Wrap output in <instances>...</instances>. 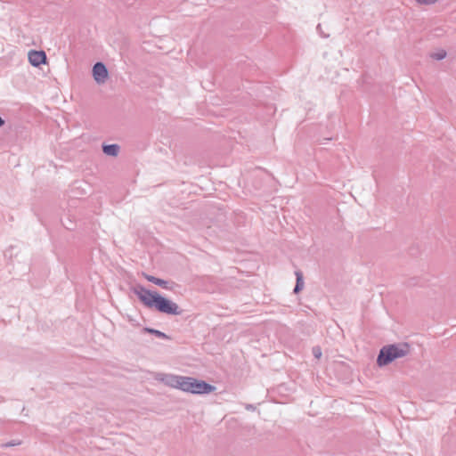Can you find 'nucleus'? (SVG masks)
<instances>
[{
  "label": "nucleus",
  "mask_w": 456,
  "mask_h": 456,
  "mask_svg": "<svg viewBox=\"0 0 456 456\" xmlns=\"http://www.w3.org/2000/svg\"><path fill=\"white\" fill-rule=\"evenodd\" d=\"M134 292L142 303L147 307L155 308L161 313L168 314H180L178 310L179 307L175 303L163 297L157 292L150 291L142 287L135 289Z\"/></svg>",
  "instance_id": "nucleus-1"
},
{
  "label": "nucleus",
  "mask_w": 456,
  "mask_h": 456,
  "mask_svg": "<svg viewBox=\"0 0 456 456\" xmlns=\"http://www.w3.org/2000/svg\"><path fill=\"white\" fill-rule=\"evenodd\" d=\"M408 353L409 346L407 344L384 346L378 357V363L380 366L387 365L394 360L406 355Z\"/></svg>",
  "instance_id": "nucleus-2"
},
{
  "label": "nucleus",
  "mask_w": 456,
  "mask_h": 456,
  "mask_svg": "<svg viewBox=\"0 0 456 456\" xmlns=\"http://www.w3.org/2000/svg\"><path fill=\"white\" fill-rule=\"evenodd\" d=\"M189 393L192 394H208L215 390V387L205 381L191 378Z\"/></svg>",
  "instance_id": "nucleus-3"
},
{
  "label": "nucleus",
  "mask_w": 456,
  "mask_h": 456,
  "mask_svg": "<svg viewBox=\"0 0 456 456\" xmlns=\"http://www.w3.org/2000/svg\"><path fill=\"white\" fill-rule=\"evenodd\" d=\"M191 381V377L172 376L167 380V384L175 388H178L184 392H188L190 389L189 387Z\"/></svg>",
  "instance_id": "nucleus-4"
},
{
  "label": "nucleus",
  "mask_w": 456,
  "mask_h": 456,
  "mask_svg": "<svg viewBox=\"0 0 456 456\" xmlns=\"http://www.w3.org/2000/svg\"><path fill=\"white\" fill-rule=\"evenodd\" d=\"M93 77L97 84L105 83L108 78V70L102 62H97L94 65Z\"/></svg>",
  "instance_id": "nucleus-5"
},
{
  "label": "nucleus",
  "mask_w": 456,
  "mask_h": 456,
  "mask_svg": "<svg viewBox=\"0 0 456 456\" xmlns=\"http://www.w3.org/2000/svg\"><path fill=\"white\" fill-rule=\"evenodd\" d=\"M28 61L34 67H38L46 61L45 53L43 51L32 50L28 53Z\"/></svg>",
  "instance_id": "nucleus-6"
},
{
  "label": "nucleus",
  "mask_w": 456,
  "mask_h": 456,
  "mask_svg": "<svg viewBox=\"0 0 456 456\" xmlns=\"http://www.w3.org/2000/svg\"><path fill=\"white\" fill-rule=\"evenodd\" d=\"M102 151L107 156L117 157L120 151V146L117 143L102 144Z\"/></svg>",
  "instance_id": "nucleus-7"
},
{
  "label": "nucleus",
  "mask_w": 456,
  "mask_h": 456,
  "mask_svg": "<svg viewBox=\"0 0 456 456\" xmlns=\"http://www.w3.org/2000/svg\"><path fill=\"white\" fill-rule=\"evenodd\" d=\"M144 277L151 282H153L154 284L156 285H159L162 288H165V289H168L167 287V282L164 280H161V279H159V278H156L154 276H151V275H148V274H144Z\"/></svg>",
  "instance_id": "nucleus-8"
},
{
  "label": "nucleus",
  "mask_w": 456,
  "mask_h": 456,
  "mask_svg": "<svg viewBox=\"0 0 456 456\" xmlns=\"http://www.w3.org/2000/svg\"><path fill=\"white\" fill-rule=\"evenodd\" d=\"M447 53L444 50H439L438 52L431 53V58L436 61L444 60Z\"/></svg>",
  "instance_id": "nucleus-9"
},
{
  "label": "nucleus",
  "mask_w": 456,
  "mask_h": 456,
  "mask_svg": "<svg viewBox=\"0 0 456 456\" xmlns=\"http://www.w3.org/2000/svg\"><path fill=\"white\" fill-rule=\"evenodd\" d=\"M303 286V280H302V274L300 273H297V285L295 288V291L297 292L299 289H301Z\"/></svg>",
  "instance_id": "nucleus-10"
},
{
  "label": "nucleus",
  "mask_w": 456,
  "mask_h": 456,
  "mask_svg": "<svg viewBox=\"0 0 456 456\" xmlns=\"http://www.w3.org/2000/svg\"><path fill=\"white\" fill-rule=\"evenodd\" d=\"M419 4L431 5L436 4L438 0H415Z\"/></svg>",
  "instance_id": "nucleus-11"
},
{
  "label": "nucleus",
  "mask_w": 456,
  "mask_h": 456,
  "mask_svg": "<svg viewBox=\"0 0 456 456\" xmlns=\"http://www.w3.org/2000/svg\"><path fill=\"white\" fill-rule=\"evenodd\" d=\"M314 355H315L317 358L321 357V355H322L321 349H320V348H314Z\"/></svg>",
  "instance_id": "nucleus-12"
},
{
  "label": "nucleus",
  "mask_w": 456,
  "mask_h": 456,
  "mask_svg": "<svg viewBox=\"0 0 456 456\" xmlns=\"http://www.w3.org/2000/svg\"><path fill=\"white\" fill-rule=\"evenodd\" d=\"M155 334H157L159 337H166L164 333L158 331V330H151Z\"/></svg>",
  "instance_id": "nucleus-13"
}]
</instances>
